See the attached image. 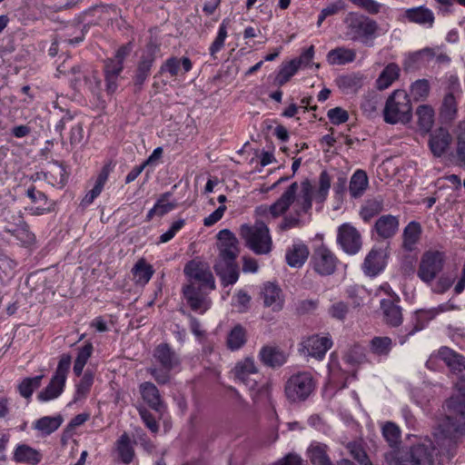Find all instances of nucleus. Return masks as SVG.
<instances>
[{
	"label": "nucleus",
	"mask_w": 465,
	"mask_h": 465,
	"mask_svg": "<svg viewBox=\"0 0 465 465\" xmlns=\"http://www.w3.org/2000/svg\"><path fill=\"white\" fill-rule=\"evenodd\" d=\"M418 124L424 132H429L434 122V111L430 105H420L417 108Z\"/></svg>",
	"instance_id": "nucleus-45"
},
{
	"label": "nucleus",
	"mask_w": 465,
	"mask_h": 465,
	"mask_svg": "<svg viewBox=\"0 0 465 465\" xmlns=\"http://www.w3.org/2000/svg\"><path fill=\"white\" fill-rule=\"evenodd\" d=\"M312 191L313 187L309 179H304L301 183V193L297 197L293 205L294 214L287 215L283 218L282 222L278 225L280 231H286L292 228L300 227L302 222L300 219L302 213H308L312 206Z\"/></svg>",
	"instance_id": "nucleus-7"
},
{
	"label": "nucleus",
	"mask_w": 465,
	"mask_h": 465,
	"mask_svg": "<svg viewBox=\"0 0 465 465\" xmlns=\"http://www.w3.org/2000/svg\"><path fill=\"white\" fill-rule=\"evenodd\" d=\"M159 52V45L151 40L145 47L144 52L137 63L136 69L134 74V91L140 92L148 76L151 74V69L156 58V54Z\"/></svg>",
	"instance_id": "nucleus-8"
},
{
	"label": "nucleus",
	"mask_w": 465,
	"mask_h": 465,
	"mask_svg": "<svg viewBox=\"0 0 465 465\" xmlns=\"http://www.w3.org/2000/svg\"><path fill=\"white\" fill-rule=\"evenodd\" d=\"M308 456L313 465H333L327 455L325 444H312L308 449Z\"/></svg>",
	"instance_id": "nucleus-39"
},
{
	"label": "nucleus",
	"mask_w": 465,
	"mask_h": 465,
	"mask_svg": "<svg viewBox=\"0 0 465 465\" xmlns=\"http://www.w3.org/2000/svg\"><path fill=\"white\" fill-rule=\"evenodd\" d=\"M294 64V62L290 61L282 66L275 79L279 85L282 86L285 84L298 71V68Z\"/></svg>",
	"instance_id": "nucleus-56"
},
{
	"label": "nucleus",
	"mask_w": 465,
	"mask_h": 465,
	"mask_svg": "<svg viewBox=\"0 0 465 465\" xmlns=\"http://www.w3.org/2000/svg\"><path fill=\"white\" fill-rule=\"evenodd\" d=\"M183 294L193 312L203 314L211 307L212 301L202 291L201 286H195L190 283L183 287Z\"/></svg>",
	"instance_id": "nucleus-15"
},
{
	"label": "nucleus",
	"mask_w": 465,
	"mask_h": 465,
	"mask_svg": "<svg viewBox=\"0 0 465 465\" xmlns=\"http://www.w3.org/2000/svg\"><path fill=\"white\" fill-rule=\"evenodd\" d=\"M111 171V163H106L104 165L97 176L94 188L90 190L83 198L81 205L87 206L91 204L94 200L101 193Z\"/></svg>",
	"instance_id": "nucleus-28"
},
{
	"label": "nucleus",
	"mask_w": 465,
	"mask_h": 465,
	"mask_svg": "<svg viewBox=\"0 0 465 465\" xmlns=\"http://www.w3.org/2000/svg\"><path fill=\"white\" fill-rule=\"evenodd\" d=\"M403 17L411 23L431 27L434 24V15L429 8L420 5L405 10Z\"/></svg>",
	"instance_id": "nucleus-24"
},
{
	"label": "nucleus",
	"mask_w": 465,
	"mask_h": 465,
	"mask_svg": "<svg viewBox=\"0 0 465 465\" xmlns=\"http://www.w3.org/2000/svg\"><path fill=\"white\" fill-rule=\"evenodd\" d=\"M456 158L458 164L465 167V123H460L456 129Z\"/></svg>",
	"instance_id": "nucleus-47"
},
{
	"label": "nucleus",
	"mask_w": 465,
	"mask_h": 465,
	"mask_svg": "<svg viewBox=\"0 0 465 465\" xmlns=\"http://www.w3.org/2000/svg\"><path fill=\"white\" fill-rule=\"evenodd\" d=\"M65 381L53 376L49 384L41 391L37 399L41 401H48L61 395L64 391Z\"/></svg>",
	"instance_id": "nucleus-37"
},
{
	"label": "nucleus",
	"mask_w": 465,
	"mask_h": 465,
	"mask_svg": "<svg viewBox=\"0 0 465 465\" xmlns=\"http://www.w3.org/2000/svg\"><path fill=\"white\" fill-rule=\"evenodd\" d=\"M111 171V163H106L104 165L97 176L94 188L90 190L83 198L81 205L87 206L91 204L94 200L101 193Z\"/></svg>",
	"instance_id": "nucleus-27"
},
{
	"label": "nucleus",
	"mask_w": 465,
	"mask_h": 465,
	"mask_svg": "<svg viewBox=\"0 0 465 465\" xmlns=\"http://www.w3.org/2000/svg\"><path fill=\"white\" fill-rule=\"evenodd\" d=\"M381 434L391 448V450L383 454L386 465H436L435 448L431 443H416L400 449L401 430L392 421L383 423Z\"/></svg>",
	"instance_id": "nucleus-2"
},
{
	"label": "nucleus",
	"mask_w": 465,
	"mask_h": 465,
	"mask_svg": "<svg viewBox=\"0 0 465 465\" xmlns=\"http://www.w3.org/2000/svg\"><path fill=\"white\" fill-rule=\"evenodd\" d=\"M153 356L161 366L166 369H173L180 364L178 355L167 343L159 344L154 350Z\"/></svg>",
	"instance_id": "nucleus-26"
},
{
	"label": "nucleus",
	"mask_w": 465,
	"mask_h": 465,
	"mask_svg": "<svg viewBox=\"0 0 465 465\" xmlns=\"http://www.w3.org/2000/svg\"><path fill=\"white\" fill-rule=\"evenodd\" d=\"M356 58V52L353 49L336 47L327 54V61L330 64H345L351 63Z\"/></svg>",
	"instance_id": "nucleus-35"
},
{
	"label": "nucleus",
	"mask_w": 465,
	"mask_h": 465,
	"mask_svg": "<svg viewBox=\"0 0 465 465\" xmlns=\"http://www.w3.org/2000/svg\"><path fill=\"white\" fill-rule=\"evenodd\" d=\"M444 255L442 252L438 251L426 252L421 257L417 274L422 282L430 283L442 271Z\"/></svg>",
	"instance_id": "nucleus-11"
},
{
	"label": "nucleus",
	"mask_w": 465,
	"mask_h": 465,
	"mask_svg": "<svg viewBox=\"0 0 465 465\" xmlns=\"http://www.w3.org/2000/svg\"><path fill=\"white\" fill-rule=\"evenodd\" d=\"M111 171V163H106L104 165L97 176L94 188L90 190L83 198L81 205L87 206L91 204L94 200L101 193Z\"/></svg>",
	"instance_id": "nucleus-29"
},
{
	"label": "nucleus",
	"mask_w": 465,
	"mask_h": 465,
	"mask_svg": "<svg viewBox=\"0 0 465 465\" xmlns=\"http://www.w3.org/2000/svg\"><path fill=\"white\" fill-rule=\"evenodd\" d=\"M401 69L396 63H390L380 74L376 80V87L379 90H385L390 87L400 76Z\"/></svg>",
	"instance_id": "nucleus-32"
},
{
	"label": "nucleus",
	"mask_w": 465,
	"mask_h": 465,
	"mask_svg": "<svg viewBox=\"0 0 465 465\" xmlns=\"http://www.w3.org/2000/svg\"><path fill=\"white\" fill-rule=\"evenodd\" d=\"M383 209V199L374 198L369 199L362 205L360 215L365 222H369L372 217L379 214Z\"/></svg>",
	"instance_id": "nucleus-42"
},
{
	"label": "nucleus",
	"mask_w": 465,
	"mask_h": 465,
	"mask_svg": "<svg viewBox=\"0 0 465 465\" xmlns=\"http://www.w3.org/2000/svg\"><path fill=\"white\" fill-rule=\"evenodd\" d=\"M246 342V331L241 325H236L227 337V346L234 351L240 349Z\"/></svg>",
	"instance_id": "nucleus-48"
},
{
	"label": "nucleus",
	"mask_w": 465,
	"mask_h": 465,
	"mask_svg": "<svg viewBox=\"0 0 465 465\" xmlns=\"http://www.w3.org/2000/svg\"><path fill=\"white\" fill-rule=\"evenodd\" d=\"M351 455L361 465H372L366 451L356 443H350L348 445Z\"/></svg>",
	"instance_id": "nucleus-60"
},
{
	"label": "nucleus",
	"mask_w": 465,
	"mask_h": 465,
	"mask_svg": "<svg viewBox=\"0 0 465 465\" xmlns=\"http://www.w3.org/2000/svg\"><path fill=\"white\" fill-rule=\"evenodd\" d=\"M328 312L331 318L343 322L349 312V306L344 302H338L329 308Z\"/></svg>",
	"instance_id": "nucleus-61"
},
{
	"label": "nucleus",
	"mask_w": 465,
	"mask_h": 465,
	"mask_svg": "<svg viewBox=\"0 0 465 465\" xmlns=\"http://www.w3.org/2000/svg\"><path fill=\"white\" fill-rule=\"evenodd\" d=\"M62 422L63 417L61 415L55 417L45 416L36 420L35 429L44 435H50L61 426Z\"/></svg>",
	"instance_id": "nucleus-41"
},
{
	"label": "nucleus",
	"mask_w": 465,
	"mask_h": 465,
	"mask_svg": "<svg viewBox=\"0 0 465 465\" xmlns=\"http://www.w3.org/2000/svg\"><path fill=\"white\" fill-rule=\"evenodd\" d=\"M331 179L327 171H322L319 177V188L315 193V200L318 203H323L331 188Z\"/></svg>",
	"instance_id": "nucleus-53"
},
{
	"label": "nucleus",
	"mask_w": 465,
	"mask_h": 465,
	"mask_svg": "<svg viewBox=\"0 0 465 465\" xmlns=\"http://www.w3.org/2000/svg\"><path fill=\"white\" fill-rule=\"evenodd\" d=\"M40 452L26 444H20L14 451L13 460L17 463L36 465L41 461Z\"/></svg>",
	"instance_id": "nucleus-31"
},
{
	"label": "nucleus",
	"mask_w": 465,
	"mask_h": 465,
	"mask_svg": "<svg viewBox=\"0 0 465 465\" xmlns=\"http://www.w3.org/2000/svg\"><path fill=\"white\" fill-rule=\"evenodd\" d=\"M339 260L336 255L322 244L313 250L310 265L321 276H330L336 272Z\"/></svg>",
	"instance_id": "nucleus-10"
},
{
	"label": "nucleus",
	"mask_w": 465,
	"mask_h": 465,
	"mask_svg": "<svg viewBox=\"0 0 465 465\" xmlns=\"http://www.w3.org/2000/svg\"><path fill=\"white\" fill-rule=\"evenodd\" d=\"M43 378L44 375H37L33 378H25L18 384V391L20 395L25 399H29L32 396L34 391L41 386Z\"/></svg>",
	"instance_id": "nucleus-49"
},
{
	"label": "nucleus",
	"mask_w": 465,
	"mask_h": 465,
	"mask_svg": "<svg viewBox=\"0 0 465 465\" xmlns=\"http://www.w3.org/2000/svg\"><path fill=\"white\" fill-rule=\"evenodd\" d=\"M183 272L190 279L200 282L201 287L215 290V280L207 263L194 260L189 261L184 266Z\"/></svg>",
	"instance_id": "nucleus-13"
},
{
	"label": "nucleus",
	"mask_w": 465,
	"mask_h": 465,
	"mask_svg": "<svg viewBox=\"0 0 465 465\" xmlns=\"http://www.w3.org/2000/svg\"><path fill=\"white\" fill-rule=\"evenodd\" d=\"M132 272L137 284L144 285L152 278L154 270L144 259H140L132 269Z\"/></svg>",
	"instance_id": "nucleus-38"
},
{
	"label": "nucleus",
	"mask_w": 465,
	"mask_h": 465,
	"mask_svg": "<svg viewBox=\"0 0 465 465\" xmlns=\"http://www.w3.org/2000/svg\"><path fill=\"white\" fill-rule=\"evenodd\" d=\"M299 185L297 182L290 184L281 197L270 206L261 205L255 209V213L263 217L269 215L275 219L285 213L295 201Z\"/></svg>",
	"instance_id": "nucleus-9"
},
{
	"label": "nucleus",
	"mask_w": 465,
	"mask_h": 465,
	"mask_svg": "<svg viewBox=\"0 0 465 465\" xmlns=\"http://www.w3.org/2000/svg\"><path fill=\"white\" fill-rule=\"evenodd\" d=\"M139 391L143 401L154 411L162 415L165 410L164 402L157 387L150 381L139 385Z\"/></svg>",
	"instance_id": "nucleus-18"
},
{
	"label": "nucleus",
	"mask_w": 465,
	"mask_h": 465,
	"mask_svg": "<svg viewBox=\"0 0 465 465\" xmlns=\"http://www.w3.org/2000/svg\"><path fill=\"white\" fill-rule=\"evenodd\" d=\"M316 389V381L309 371H299L288 378L284 394L291 403H302L309 399Z\"/></svg>",
	"instance_id": "nucleus-6"
},
{
	"label": "nucleus",
	"mask_w": 465,
	"mask_h": 465,
	"mask_svg": "<svg viewBox=\"0 0 465 465\" xmlns=\"http://www.w3.org/2000/svg\"><path fill=\"white\" fill-rule=\"evenodd\" d=\"M337 84L344 90H353L360 86L361 78L352 74L342 75L337 79Z\"/></svg>",
	"instance_id": "nucleus-64"
},
{
	"label": "nucleus",
	"mask_w": 465,
	"mask_h": 465,
	"mask_svg": "<svg viewBox=\"0 0 465 465\" xmlns=\"http://www.w3.org/2000/svg\"><path fill=\"white\" fill-rule=\"evenodd\" d=\"M245 246L257 255L269 254L272 250V239L266 223L257 220L253 225L244 223L239 230Z\"/></svg>",
	"instance_id": "nucleus-4"
},
{
	"label": "nucleus",
	"mask_w": 465,
	"mask_h": 465,
	"mask_svg": "<svg viewBox=\"0 0 465 465\" xmlns=\"http://www.w3.org/2000/svg\"><path fill=\"white\" fill-rule=\"evenodd\" d=\"M452 137L449 131L444 128H439L430 135L429 146L435 157L442 156L449 149Z\"/></svg>",
	"instance_id": "nucleus-21"
},
{
	"label": "nucleus",
	"mask_w": 465,
	"mask_h": 465,
	"mask_svg": "<svg viewBox=\"0 0 465 465\" xmlns=\"http://www.w3.org/2000/svg\"><path fill=\"white\" fill-rule=\"evenodd\" d=\"M345 9V3L342 0H337L334 3L329 5L327 7L321 11L318 17L317 25L321 26L322 23L331 15L337 14L339 11Z\"/></svg>",
	"instance_id": "nucleus-59"
},
{
	"label": "nucleus",
	"mask_w": 465,
	"mask_h": 465,
	"mask_svg": "<svg viewBox=\"0 0 465 465\" xmlns=\"http://www.w3.org/2000/svg\"><path fill=\"white\" fill-rule=\"evenodd\" d=\"M44 176L53 186L63 187L66 183V171L58 163H54L51 169L44 173Z\"/></svg>",
	"instance_id": "nucleus-43"
},
{
	"label": "nucleus",
	"mask_w": 465,
	"mask_h": 465,
	"mask_svg": "<svg viewBox=\"0 0 465 465\" xmlns=\"http://www.w3.org/2000/svg\"><path fill=\"white\" fill-rule=\"evenodd\" d=\"M369 184L368 175L365 171L359 169L351 177L349 191L352 198L362 196Z\"/></svg>",
	"instance_id": "nucleus-34"
},
{
	"label": "nucleus",
	"mask_w": 465,
	"mask_h": 465,
	"mask_svg": "<svg viewBox=\"0 0 465 465\" xmlns=\"http://www.w3.org/2000/svg\"><path fill=\"white\" fill-rule=\"evenodd\" d=\"M438 356L453 372L460 374L465 371V358L449 347H441Z\"/></svg>",
	"instance_id": "nucleus-25"
},
{
	"label": "nucleus",
	"mask_w": 465,
	"mask_h": 465,
	"mask_svg": "<svg viewBox=\"0 0 465 465\" xmlns=\"http://www.w3.org/2000/svg\"><path fill=\"white\" fill-rule=\"evenodd\" d=\"M411 118L412 105L409 94L401 89L394 90L387 98L383 109L385 123L390 124H408Z\"/></svg>",
	"instance_id": "nucleus-5"
},
{
	"label": "nucleus",
	"mask_w": 465,
	"mask_h": 465,
	"mask_svg": "<svg viewBox=\"0 0 465 465\" xmlns=\"http://www.w3.org/2000/svg\"><path fill=\"white\" fill-rule=\"evenodd\" d=\"M233 371L237 379L245 381L250 374L256 373L258 371L254 361L252 358H246L236 364Z\"/></svg>",
	"instance_id": "nucleus-50"
},
{
	"label": "nucleus",
	"mask_w": 465,
	"mask_h": 465,
	"mask_svg": "<svg viewBox=\"0 0 465 465\" xmlns=\"http://www.w3.org/2000/svg\"><path fill=\"white\" fill-rule=\"evenodd\" d=\"M137 410L146 427L152 432L156 433L159 430V425L153 415L145 407L141 406Z\"/></svg>",
	"instance_id": "nucleus-62"
},
{
	"label": "nucleus",
	"mask_w": 465,
	"mask_h": 465,
	"mask_svg": "<svg viewBox=\"0 0 465 465\" xmlns=\"http://www.w3.org/2000/svg\"><path fill=\"white\" fill-rule=\"evenodd\" d=\"M111 13H115V7L114 5H96L87 9L84 12V15L95 17L94 22L97 23L99 21L109 19Z\"/></svg>",
	"instance_id": "nucleus-52"
},
{
	"label": "nucleus",
	"mask_w": 465,
	"mask_h": 465,
	"mask_svg": "<svg viewBox=\"0 0 465 465\" xmlns=\"http://www.w3.org/2000/svg\"><path fill=\"white\" fill-rule=\"evenodd\" d=\"M89 419L88 413H80L74 416L66 428L64 430L62 435V440H65L66 439L72 437L74 430L76 427L83 425Z\"/></svg>",
	"instance_id": "nucleus-57"
},
{
	"label": "nucleus",
	"mask_w": 465,
	"mask_h": 465,
	"mask_svg": "<svg viewBox=\"0 0 465 465\" xmlns=\"http://www.w3.org/2000/svg\"><path fill=\"white\" fill-rule=\"evenodd\" d=\"M346 25V36L351 41H360L367 46L373 45V40L377 37L379 25L366 15L351 12L344 18Z\"/></svg>",
	"instance_id": "nucleus-3"
},
{
	"label": "nucleus",
	"mask_w": 465,
	"mask_h": 465,
	"mask_svg": "<svg viewBox=\"0 0 465 465\" xmlns=\"http://www.w3.org/2000/svg\"><path fill=\"white\" fill-rule=\"evenodd\" d=\"M392 348V340L388 336H375L370 341V349L373 354L387 356Z\"/></svg>",
	"instance_id": "nucleus-44"
},
{
	"label": "nucleus",
	"mask_w": 465,
	"mask_h": 465,
	"mask_svg": "<svg viewBox=\"0 0 465 465\" xmlns=\"http://www.w3.org/2000/svg\"><path fill=\"white\" fill-rule=\"evenodd\" d=\"M26 195L35 204L38 214L50 211L47 196L43 192L36 191L35 186L27 189Z\"/></svg>",
	"instance_id": "nucleus-46"
},
{
	"label": "nucleus",
	"mask_w": 465,
	"mask_h": 465,
	"mask_svg": "<svg viewBox=\"0 0 465 465\" xmlns=\"http://www.w3.org/2000/svg\"><path fill=\"white\" fill-rule=\"evenodd\" d=\"M309 253L306 244L295 243L286 252V262L290 267L300 268L306 262Z\"/></svg>",
	"instance_id": "nucleus-30"
},
{
	"label": "nucleus",
	"mask_w": 465,
	"mask_h": 465,
	"mask_svg": "<svg viewBox=\"0 0 465 465\" xmlns=\"http://www.w3.org/2000/svg\"><path fill=\"white\" fill-rule=\"evenodd\" d=\"M400 226V221L397 216L391 214L381 215L377 219L373 230L378 236L383 240L393 237Z\"/></svg>",
	"instance_id": "nucleus-23"
},
{
	"label": "nucleus",
	"mask_w": 465,
	"mask_h": 465,
	"mask_svg": "<svg viewBox=\"0 0 465 465\" xmlns=\"http://www.w3.org/2000/svg\"><path fill=\"white\" fill-rule=\"evenodd\" d=\"M430 93V83L427 79H419L411 86V94L415 101L425 100Z\"/></svg>",
	"instance_id": "nucleus-54"
},
{
	"label": "nucleus",
	"mask_w": 465,
	"mask_h": 465,
	"mask_svg": "<svg viewBox=\"0 0 465 465\" xmlns=\"http://www.w3.org/2000/svg\"><path fill=\"white\" fill-rule=\"evenodd\" d=\"M227 37V26L225 21H223L218 31V35L213 44L210 46V54L215 57V54L219 52L224 45V41Z\"/></svg>",
	"instance_id": "nucleus-58"
},
{
	"label": "nucleus",
	"mask_w": 465,
	"mask_h": 465,
	"mask_svg": "<svg viewBox=\"0 0 465 465\" xmlns=\"http://www.w3.org/2000/svg\"><path fill=\"white\" fill-rule=\"evenodd\" d=\"M444 419L440 424L443 438L440 443V452L448 459L454 457L459 439L465 434V380L455 382V393L442 406Z\"/></svg>",
	"instance_id": "nucleus-1"
},
{
	"label": "nucleus",
	"mask_w": 465,
	"mask_h": 465,
	"mask_svg": "<svg viewBox=\"0 0 465 465\" xmlns=\"http://www.w3.org/2000/svg\"><path fill=\"white\" fill-rule=\"evenodd\" d=\"M337 242L348 254H356L361 248V236L358 230L344 223L338 229Z\"/></svg>",
	"instance_id": "nucleus-14"
},
{
	"label": "nucleus",
	"mask_w": 465,
	"mask_h": 465,
	"mask_svg": "<svg viewBox=\"0 0 465 465\" xmlns=\"http://www.w3.org/2000/svg\"><path fill=\"white\" fill-rule=\"evenodd\" d=\"M280 292L281 289L276 284L272 282L265 283L261 292L264 305L266 307L272 306L273 311H280L282 307L280 302Z\"/></svg>",
	"instance_id": "nucleus-33"
},
{
	"label": "nucleus",
	"mask_w": 465,
	"mask_h": 465,
	"mask_svg": "<svg viewBox=\"0 0 465 465\" xmlns=\"http://www.w3.org/2000/svg\"><path fill=\"white\" fill-rule=\"evenodd\" d=\"M172 196L171 192H166L160 195L158 198L155 206L158 210V216H163L169 212L173 211L176 208L177 203L174 202H168L169 198Z\"/></svg>",
	"instance_id": "nucleus-55"
},
{
	"label": "nucleus",
	"mask_w": 465,
	"mask_h": 465,
	"mask_svg": "<svg viewBox=\"0 0 465 465\" xmlns=\"http://www.w3.org/2000/svg\"><path fill=\"white\" fill-rule=\"evenodd\" d=\"M331 345L332 342L331 339L319 335H312L302 342L303 351H306L309 356L319 360L325 356Z\"/></svg>",
	"instance_id": "nucleus-20"
},
{
	"label": "nucleus",
	"mask_w": 465,
	"mask_h": 465,
	"mask_svg": "<svg viewBox=\"0 0 465 465\" xmlns=\"http://www.w3.org/2000/svg\"><path fill=\"white\" fill-rule=\"evenodd\" d=\"M260 361L267 367L276 369L287 361V354L277 346L265 345L259 352Z\"/></svg>",
	"instance_id": "nucleus-22"
},
{
	"label": "nucleus",
	"mask_w": 465,
	"mask_h": 465,
	"mask_svg": "<svg viewBox=\"0 0 465 465\" xmlns=\"http://www.w3.org/2000/svg\"><path fill=\"white\" fill-rule=\"evenodd\" d=\"M216 247L218 250V257L235 258L239 256L240 247L239 241L235 234L229 229L221 230L217 233Z\"/></svg>",
	"instance_id": "nucleus-16"
},
{
	"label": "nucleus",
	"mask_w": 465,
	"mask_h": 465,
	"mask_svg": "<svg viewBox=\"0 0 465 465\" xmlns=\"http://www.w3.org/2000/svg\"><path fill=\"white\" fill-rule=\"evenodd\" d=\"M119 457L124 464H130L134 457V450L131 444L130 437L123 433L116 442Z\"/></svg>",
	"instance_id": "nucleus-40"
},
{
	"label": "nucleus",
	"mask_w": 465,
	"mask_h": 465,
	"mask_svg": "<svg viewBox=\"0 0 465 465\" xmlns=\"http://www.w3.org/2000/svg\"><path fill=\"white\" fill-rule=\"evenodd\" d=\"M395 300L382 299L381 301V310L383 316V322L390 327H399L403 322L402 310L398 304L400 298L393 293Z\"/></svg>",
	"instance_id": "nucleus-17"
},
{
	"label": "nucleus",
	"mask_w": 465,
	"mask_h": 465,
	"mask_svg": "<svg viewBox=\"0 0 465 465\" xmlns=\"http://www.w3.org/2000/svg\"><path fill=\"white\" fill-rule=\"evenodd\" d=\"M327 116L330 119L331 123L335 125L346 123L349 119L348 112L342 109L341 107H335L330 109L327 113Z\"/></svg>",
	"instance_id": "nucleus-63"
},
{
	"label": "nucleus",
	"mask_w": 465,
	"mask_h": 465,
	"mask_svg": "<svg viewBox=\"0 0 465 465\" xmlns=\"http://www.w3.org/2000/svg\"><path fill=\"white\" fill-rule=\"evenodd\" d=\"M213 271L223 287L234 284L240 276V269L235 258L216 257Z\"/></svg>",
	"instance_id": "nucleus-12"
},
{
	"label": "nucleus",
	"mask_w": 465,
	"mask_h": 465,
	"mask_svg": "<svg viewBox=\"0 0 465 465\" xmlns=\"http://www.w3.org/2000/svg\"><path fill=\"white\" fill-rule=\"evenodd\" d=\"M386 266V255L382 250L371 249L364 259L362 271L369 277H375Z\"/></svg>",
	"instance_id": "nucleus-19"
},
{
	"label": "nucleus",
	"mask_w": 465,
	"mask_h": 465,
	"mask_svg": "<svg viewBox=\"0 0 465 465\" xmlns=\"http://www.w3.org/2000/svg\"><path fill=\"white\" fill-rule=\"evenodd\" d=\"M457 114V102L455 95L451 94H446L444 96L441 107H440V116L445 121H451L455 118Z\"/></svg>",
	"instance_id": "nucleus-51"
},
{
	"label": "nucleus",
	"mask_w": 465,
	"mask_h": 465,
	"mask_svg": "<svg viewBox=\"0 0 465 465\" xmlns=\"http://www.w3.org/2000/svg\"><path fill=\"white\" fill-rule=\"evenodd\" d=\"M421 233L420 224L417 222H411L403 230V242L402 247L406 251H412L414 245L418 242Z\"/></svg>",
	"instance_id": "nucleus-36"
}]
</instances>
